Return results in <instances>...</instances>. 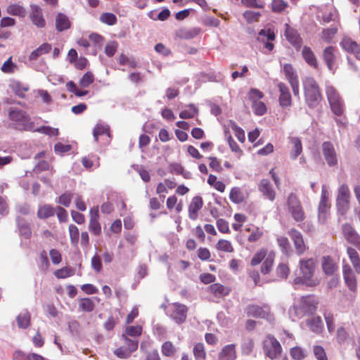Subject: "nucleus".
Masks as SVG:
<instances>
[{
	"mask_svg": "<svg viewBox=\"0 0 360 360\" xmlns=\"http://www.w3.org/2000/svg\"><path fill=\"white\" fill-rule=\"evenodd\" d=\"M298 273L294 278L295 284H302L314 287L319 283V281L314 276L316 269V261L314 258H303L299 261Z\"/></svg>",
	"mask_w": 360,
	"mask_h": 360,
	"instance_id": "f257e3e1",
	"label": "nucleus"
},
{
	"mask_svg": "<svg viewBox=\"0 0 360 360\" xmlns=\"http://www.w3.org/2000/svg\"><path fill=\"white\" fill-rule=\"evenodd\" d=\"M263 351L266 356L271 360L278 359L283 352L279 341L272 335H266L262 341Z\"/></svg>",
	"mask_w": 360,
	"mask_h": 360,
	"instance_id": "f03ea898",
	"label": "nucleus"
},
{
	"mask_svg": "<svg viewBox=\"0 0 360 360\" xmlns=\"http://www.w3.org/2000/svg\"><path fill=\"white\" fill-rule=\"evenodd\" d=\"M8 116L16 129L31 130L33 127L34 124L30 122V117L22 110L11 109L9 110Z\"/></svg>",
	"mask_w": 360,
	"mask_h": 360,
	"instance_id": "7ed1b4c3",
	"label": "nucleus"
},
{
	"mask_svg": "<svg viewBox=\"0 0 360 360\" xmlns=\"http://www.w3.org/2000/svg\"><path fill=\"white\" fill-rule=\"evenodd\" d=\"M288 211L297 222H302L305 219V213L301 202L295 193H290L287 200Z\"/></svg>",
	"mask_w": 360,
	"mask_h": 360,
	"instance_id": "20e7f679",
	"label": "nucleus"
},
{
	"mask_svg": "<svg viewBox=\"0 0 360 360\" xmlns=\"http://www.w3.org/2000/svg\"><path fill=\"white\" fill-rule=\"evenodd\" d=\"M350 191L346 184L341 185L338 191L336 206L341 214H345L349 208Z\"/></svg>",
	"mask_w": 360,
	"mask_h": 360,
	"instance_id": "39448f33",
	"label": "nucleus"
},
{
	"mask_svg": "<svg viewBox=\"0 0 360 360\" xmlns=\"http://www.w3.org/2000/svg\"><path fill=\"white\" fill-rule=\"evenodd\" d=\"M246 313L248 316L255 318L264 319L269 321L273 319L270 307L266 304L263 306L256 304L249 305L246 309Z\"/></svg>",
	"mask_w": 360,
	"mask_h": 360,
	"instance_id": "423d86ee",
	"label": "nucleus"
},
{
	"mask_svg": "<svg viewBox=\"0 0 360 360\" xmlns=\"http://www.w3.org/2000/svg\"><path fill=\"white\" fill-rule=\"evenodd\" d=\"M323 155L329 167H335L338 165V159L337 152L333 144L330 141H325L321 146Z\"/></svg>",
	"mask_w": 360,
	"mask_h": 360,
	"instance_id": "0eeeda50",
	"label": "nucleus"
},
{
	"mask_svg": "<svg viewBox=\"0 0 360 360\" xmlns=\"http://www.w3.org/2000/svg\"><path fill=\"white\" fill-rule=\"evenodd\" d=\"M98 206H94L89 210V230L95 235L99 236L101 233V226L99 223Z\"/></svg>",
	"mask_w": 360,
	"mask_h": 360,
	"instance_id": "6e6552de",
	"label": "nucleus"
},
{
	"mask_svg": "<svg viewBox=\"0 0 360 360\" xmlns=\"http://www.w3.org/2000/svg\"><path fill=\"white\" fill-rule=\"evenodd\" d=\"M323 59L328 69L335 73L337 68V49L332 46L326 47L323 51Z\"/></svg>",
	"mask_w": 360,
	"mask_h": 360,
	"instance_id": "1a4fd4ad",
	"label": "nucleus"
},
{
	"mask_svg": "<svg viewBox=\"0 0 360 360\" xmlns=\"http://www.w3.org/2000/svg\"><path fill=\"white\" fill-rule=\"evenodd\" d=\"M288 235L290 236L294 243L296 253L298 255H302V254H304V252L307 250V247L304 243L302 233L295 229H291L288 231Z\"/></svg>",
	"mask_w": 360,
	"mask_h": 360,
	"instance_id": "9d476101",
	"label": "nucleus"
},
{
	"mask_svg": "<svg viewBox=\"0 0 360 360\" xmlns=\"http://www.w3.org/2000/svg\"><path fill=\"white\" fill-rule=\"evenodd\" d=\"M327 96L331 110L335 115H341L344 111V105L338 91H328Z\"/></svg>",
	"mask_w": 360,
	"mask_h": 360,
	"instance_id": "9b49d317",
	"label": "nucleus"
},
{
	"mask_svg": "<svg viewBox=\"0 0 360 360\" xmlns=\"http://www.w3.org/2000/svg\"><path fill=\"white\" fill-rule=\"evenodd\" d=\"M29 17L34 25L38 28L46 26V20L43 15L42 9L37 5H32Z\"/></svg>",
	"mask_w": 360,
	"mask_h": 360,
	"instance_id": "f8f14e48",
	"label": "nucleus"
},
{
	"mask_svg": "<svg viewBox=\"0 0 360 360\" xmlns=\"http://www.w3.org/2000/svg\"><path fill=\"white\" fill-rule=\"evenodd\" d=\"M276 38V35L273 31L269 30H261L258 33L257 40L264 44V47L269 52L271 51L274 48V44L271 42Z\"/></svg>",
	"mask_w": 360,
	"mask_h": 360,
	"instance_id": "ddd939ff",
	"label": "nucleus"
},
{
	"mask_svg": "<svg viewBox=\"0 0 360 360\" xmlns=\"http://www.w3.org/2000/svg\"><path fill=\"white\" fill-rule=\"evenodd\" d=\"M258 189L269 200L272 202L275 200L276 192L269 179H262L258 185Z\"/></svg>",
	"mask_w": 360,
	"mask_h": 360,
	"instance_id": "4468645a",
	"label": "nucleus"
},
{
	"mask_svg": "<svg viewBox=\"0 0 360 360\" xmlns=\"http://www.w3.org/2000/svg\"><path fill=\"white\" fill-rule=\"evenodd\" d=\"M72 26L70 18L65 13L58 12L55 16V27L56 30L62 32L69 30Z\"/></svg>",
	"mask_w": 360,
	"mask_h": 360,
	"instance_id": "2eb2a0df",
	"label": "nucleus"
},
{
	"mask_svg": "<svg viewBox=\"0 0 360 360\" xmlns=\"http://www.w3.org/2000/svg\"><path fill=\"white\" fill-rule=\"evenodd\" d=\"M174 311L171 314V317L178 324H181L184 323L187 316L188 308L186 305L174 303L173 304Z\"/></svg>",
	"mask_w": 360,
	"mask_h": 360,
	"instance_id": "dca6fc26",
	"label": "nucleus"
},
{
	"mask_svg": "<svg viewBox=\"0 0 360 360\" xmlns=\"http://www.w3.org/2000/svg\"><path fill=\"white\" fill-rule=\"evenodd\" d=\"M203 206L202 197L196 195L191 200L188 205V217L191 220H196L198 217V212Z\"/></svg>",
	"mask_w": 360,
	"mask_h": 360,
	"instance_id": "f3484780",
	"label": "nucleus"
},
{
	"mask_svg": "<svg viewBox=\"0 0 360 360\" xmlns=\"http://www.w3.org/2000/svg\"><path fill=\"white\" fill-rule=\"evenodd\" d=\"M289 150L291 159L295 160L302 153V143L301 139L297 136H290Z\"/></svg>",
	"mask_w": 360,
	"mask_h": 360,
	"instance_id": "a211bd4d",
	"label": "nucleus"
},
{
	"mask_svg": "<svg viewBox=\"0 0 360 360\" xmlns=\"http://www.w3.org/2000/svg\"><path fill=\"white\" fill-rule=\"evenodd\" d=\"M283 72L285 77L290 82L292 90H298L299 82L297 75L291 64H285L283 65Z\"/></svg>",
	"mask_w": 360,
	"mask_h": 360,
	"instance_id": "6ab92c4d",
	"label": "nucleus"
},
{
	"mask_svg": "<svg viewBox=\"0 0 360 360\" xmlns=\"http://www.w3.org/2000/svg\"><path fill=\"white\" fill-rule=\"evenodd\" d=\"M207 290L214 297H222L229 295L231 291V288L219 283H215L210 285L207 288Z\"/></svg>",
	"mask_w": 360,
	"mask_h": 360,
	"instance_id": "aec40b11",
	"label": "nucleus"
},
{
	"mask_svg": "<svg viewBox=\"0 0 360 360\" xmlns=\"http://www.w3.org/2000/svg\"><path fill=\"white\" fill-rule=\"evenodd\" d=\"M342 271L347 285L351 290L355 291L357 287L356 279L350 266L349 264H345L342 268Z\"/></svg>",
	"mask_w": 360,
	"mask_h": 360,
	"instance_id": "412c9836",
	"label": "nucleus"
},
{
	"mask_svg": "<svg viewBox=\"0 0 360 360\" xmlns=\"http://www.w3.org/2000/svg\"><path fill=\"white\" fill-rule=\"evenodd\" d=\"M343 233L346 240L355 245L360 250V236L349 225L343 226Z\"/></svg>",
	"mask_w": 360,
	"mask_h": 360,
	"instance_id": "4be33fe9",
	"label": "nucleus"
},
{
	"mask_svg": "<svg viewBox=\"0 0 360 360\" xmlns=\"http://www.w3.org/2000/svg\"><path fill=\"white\" fill-rule=\"evenodd\" d=\"M236 345L230 344L222 347L219 353L218 360H236Z\"/></svg>",
	"mask_w": 360,
	"mask_h": 360,
	"instance_id": "5701e85b",
	"label": "nucleus"
},
{
	"mask_svg": "<svg viewBox=\"0 0 360 360\" xmlns=\"http://www.w3.org/2000/svg\"><path fill=\"white\" fill-rule=\"evenodd\" d=\"M245 231L249 233L247 240L250 243L258 242L264 236L262 227L253 226L252 227H245Z\"/></svg>",
	"mask_w": 360,
	"mask_h": 360,
	"instance_id": "b1692460",
	"label": "nucleus"
},
{
	"mask_svg": "<svg viewBox=\"0 0 360 360\" xmlns=\"http://www.w3.org/2000/svg\"><path fill=\"white\" fill-rule=\"evenodd\" d=\"M248 194L240 187H233L229 193L230 200L236 204H240L245 200Z\"/></svg>",
	"mask_w": 360,
	"mask_h": 360,
	"instance_id": "393cba45",
	"label": "nucleus"
},
{
	"mask_svg": "<svg viewBox=\"0 0 360 360\" xmlns=\"http://www.w3.org/2000/svg\"><path fill=\"white\" fill-rule=\"evenodd\" d=\"M338 269V264L330 256H324L322 258V269L325 274L333 275Z\"/></svg>",
	"mask_w": 360,
	"mask_h": 360,
	"instance_id": "a878e982",
	"label": "nucleus"
},
{
	"mask_svg": "<svg viewBox=\"0 0 360 360\" xmlns=\"http://www.w3.org/2000/svg\"><path fill=\"white\" fill-rule=\"evenodd\" d=\"M16 221L20 234L25 239H30L32 236L30 224L26 219L20 217H17Z\"/></svg>",
	"mask_w": 360,
	"mask_h": 360,
	"instance_id": "bb28decb",
	"label": "nucleus"
},
{
	"mask_svg": "<svg viewBox=\"0 0 360 360\" xmlns=\"http://www.w3.org/2000/svg\"><path fill=\"white\" fill-rule=\"evenodd\" d=\"M302 55L305 62L309 66L314 69L319 68L317 59L310 47L304 46L302 50Z\"/></svg>",
	"mask_w": 360,
	"mask_h": 360,
	"instance_id": "cd10ccee",
	"label": "nucleus"
},
{
	"mask_svg": "<svg viewBox=\"0 0 360 360\" xmlns=\"http://www.w3.org/2000/svg\"><path fill=\"white\" fill-rule=\"evenodd\" d=\"M285 37L287 40L293 46H300L302 39L297 32L288 24H285Z\"/></svg>",
	"mask_w": 360,
	"mask_h": 360,
	"instance_id": "c85d7f7f",
	"label": "nucleus"
},
{
	"mask_svg": "<svg viewBox=\"0 0 360 360\" xmlns=\"http://www.w3.org/2000/svg\"><path fill=\"white\" fill-rule=\"evenodd\" d=\"M275 258L276 253L274 251H270L261 265V274L266 275L269 274L271 271L274 264Z\"/></svg>",
	"mask_w": 360,
	"mask_h": 360,
	"instance_id": "c756f323",
	"label": "nucleus"
},
{
	"mask_svg": "<svg viewBox=\"0 0 360 360\" xmlns=\"http://www.w3.org/2000/svg\"><path fill=\"white\" fill-rule=\"evenodd\" d=\"M307 325L309 329L317 334L321 333L323 330V324L320 316H315L307 321Z\"/></svg>",
	"mask_w": 360,
	"mask_h": 360,
	"instance_id": "7c9ffc66",
	"label": "nucleus"
},
{
	"mask_svg": "<svg viewBox=\"0 0 360 360\" xmlns=\"http://www.w3.org/2000/svg\"><path fill=\"white\" fill-rule=\"evenodd\" d=\"M51 49L52 46L50 44L44 43L30 54L29 60H35L41 56L49 53Z\"/></svg>",
	"mask_w": 360,
	"mask_h": 360,
	"instance_id": "2f4dec72",
	"label": "nucleus"
},
{
	"mask_svg": "<svg viewBox=\"0 0 360 360\" xmlns=\"http://www.w3.org/2000/svg\"><path fill=\"white\" fill-rule=\"evenodd\" d=\"M338 30V27L334 26L324 28L320 34V37L324 42L330 44L333 42V39L337 34Z\"/></svg>",
	"mask_w": 360,
	"mask_h": 360,
	"instance_id": "473e14b6",
	"label": "nucleus"
},
{
	"mask_svg": "<svg viewBox=\"0 0 360 360\" xmlns=\"http://www.w3.org/2000/svg\"><path fill=\"white\" fill-rule=\"evenodd\" d=\"M149 345L150 343L148 342H143L141 344V351L144 352L146 355L144 360H161L157 349L147 350V347Z\"/></svg>",
	"mask_w": 360,
	"mask_h": 360,
	"instance_id": "72a5a7b5",
	"label": "nucleus"
},
{
	"mask_svg": "<svg viewBox=\"0 0 360 360\" xmlns=\"http://www.w3.org/2000/svg\"><path fill=\"white\" fill-rule=\"evenodd\" d=\"M305 98L310 108L316 107L321 100L320 91H305Z\"/></svg>",
	"mask_w": 360,
	"mask_h": 360,
	"instance_id": "f704fd0d",
	"label": "nucleus"
},
{
	"mask_svg": "<svg viewBox=\"0 0 360 360\" xmlns=\"http://www.w3.org/2000/svg\"><path fill=\"white\" fill-rule=\"evenodd\" d=\"M6 12L11 15L18 16L20 18H25L27 14L25 8L18 4H11L6 8Z\"/></svg>",
	"mask_w": 360,
	"mask_h": 360,
	"instance_id": "c9c22d12",
	"label": "nucleus"
},
{
	"mask_svg": "<svg viewBox=\"0 0 360 360\" xmlns=\"http://www.w3.org/2000/svg\"><path fill=\"white\" fill-rule=\"evenodd\" d=\"M328 195V191L323 186L322 188L321 200L319 205V212H329L330 204Z\"/></svg>",
	"mask_w": 360,
	"mask_h": 360,
	"instance_id": "e433bc0d",
	"label": "nucleus"
},
{
	"mask_svg": "<svg viewBox=\"0 0 360 360\" xmlns=\"http://www.w3.org/2000/svg\"><path fill=\"white\" fill-rule=\"evenodd\" d=\"M18 326L20 328H28L31 324V314L28 311L20 313L16 317Z\"/></svg>",
	"mask_w": 360,
	"mask_h": 360,
	"instance_id": "4c0bfd02",
	"label": "nucleus"
},
{
	"mask_svg": "<svg viewBox=\"0 0 360 360\" xmlns=\"http://www.w3.org/2000/svg\"><path fill=\"white\" fill-rule=\"evenodd\" d=\"M347 253L353 265L355 271L360 274V258L356 250L352 248L347 249Z\"/></svg>",
	"mask_w": 360,
	"mask_h": 360,
	"instance_id": "58836bf2",
	"label": "nucleus"
},
{
	"mask_svg": "<svg viewBox=\"0 0 360 360\" xmlns=\"http://www.w3.org/2000/svg\"><path fill=\"white\" fill-rule=\"evenodd\" d=\"M56 209L51 205L40 206L37 211V217L41 219H45L55 214Z\"/></svg>",
	"mask_w": 360,
	"mask_h": 360,
	"instance_id": "ea45409f",
	"label": "nucleus"
},
{
	"mask_svg": "<svg viewBox=\"0 0 360 360\" xmlns=\"http://www.w3.org/2000/svg\"><path fill=\"white\" fill-rule=\"evenodd\" d=\"M177 352V348L171 341H165L161 346V352L164 356L173 357Z\"/></svg>",
	"mask_w": 360,
	"mask_h": 360,
	"instance_id": "a19ab883",
	"label": "nucleus"
},
{
	"mask_svg": "<svg viewBox=\"0 0 360 360\" xmlns=\"http://www.w3.org/2000/svg\"><path fill=\"white\" fill-rule=\"evenodd\" d=\"M166 205L167 209L169 210H172L174 208L177 213L181 212L184 207L181 200L178 202V198L175 195H171L169 198H167L166 201Z\"/></svg>",
	"mask_w": 360,
	"mask_h": 360,
	"instance_id": "79ce46f5",
	"label": "nucleus"
},
{
	"mask_svg": "<svg viewBox=\"0 0 360 360\" xmlns=\"http://www.w3.org/2000/svg\"><path fill=\"white\" fill-rule=\"evenodd\" d=\"M288 3L285 0H272L271 10L275 13H283L288 8Z\"/></svg>",
	"mask_w": 360,
	"mask_h": 360,
	"instance_id": "37998d69",
	"label": "nucleus"
},
{
	"mask_svg": "<svg viewBox=\"0 0 360 360\" xmlns=\"http://www.w3.org/2000/svg\"><path fill=\"white\" fill-rule=\"evenodd\" d=\"M215 248L220 252L233 253L234 248L231 241L226 239H219L215 245Z\"/></svg>",
	"mask_w": 360,
	"mask_h": 360,
	"instance_id": "c03bdc74",
	"label": "nucleus"
},
{
	"mask_svg": "<svg viewBox=\"0 0 360 360\" xmlns=\"http://www.w3.org/2000/svg\"><path fill=\"white\" fill-rule=\"evenodd\" d=\"M269 252L266 248H262L257 251L250 261V264L252 266H257L259 264L262 262H263L266 256L268 255Z\"/></svg>",
	"mask_w": 360,
	"mask_h": 360,
	"instance_id": "a18cd8bd",
	"label": "nucleus"
},
{
	"mask_svg": "<svg viewBox=\"0 0 360 360\" xmlns=\"http://www.w3.org/2000/svg\"><path fill=\"white\" fill-rule=\"evenodd\" d=\"M169 171L172 174L182 175L185 179L190 178V173L185 172L184 167L180 163H171L169 165Z\"/></svg>",
	"mask_w": 360,
	"mask_h": 360,
	"instance_id": "49530a36",
	"label": "nucleus"
},
{
	"mask_svg": "<svg viewBox=\"0 0 360 360\" xmlns=\"http://www.w3.org/2000/svg\"><path fill=\"white\" fill-rule=\"evenodd\" d=\"M193 356L195 360H205L207 353L205 345L202 342L196 343L193 349Z\"/></svg>",
	"mask_w": 360,
	"mask_h": 360,
	"instance_id": "de8ad7c7",
	"label": "nucleus"
},
{
	"mask_svg": "<svg viewBox=\"0 0 360 360\" xmlns=\"http://www.w3.org/2000/svg\"><path fill=\"white\" fill-rule=\"evenodd\" d=\"M95 304L93 300L89 297L81 298L79 300V309L85 311L91 312L94 309Z\"/></svg>",
	"mask_w": 360,
	"mask_h": 360,
	"instance_id": "09e8293b",
	"label": "nucleus"
},
{
	"mask_svg": "<svg viewBox=\"0 0 360 360\" xmlns=\"http://www.w3.org/2000/svg\"><path fill=\"white\" fill-rule=\"evenodd\" d=\"M207 183L214 189L221 193H223L225 191V184L223 181L218 180L215 175L210 174L207 179Z\"/></svg>",
	"mask_w": 360,
	"mask_h": 360,
	"instance_id": "8fccbe9b",
	"label": "nucleus"
},
{
	"mask_svg": "<svg viewBox=\"0 0 360 360\" xmlns=\"http://www.w3.org/2000/svg\"><path fill=\"white\" fill-rule=\"evenodd\" d=\"M290 269L288 263L281 262L276 269L277 276L281 279H286L289 276Z\"/></svg>",
	"mask_w": 360,
	"mask_h": 360,
	"instance_id": "3c124183",
	"label": "nucleus"
},
{
	"mask_svg": "<svg viewBox=\"0 0 360 360\" xmlns=\"http://www.w3.org/2000/svg\"><path fill=\"white\" fill-rule=\"evenodd\" d=\"M68 231L71 244L74 246H77L79 239L78 228L74 224H70L68 227Z\"/></svg>",
	"mask_w": 360,
	"mask_h": 360,
	"instance_id": "603ef678",
	"label": "nucleus"
},
{
	"mask_svg": "<svg viewBox=\"0 0 360 360\" xmlns=\"http://www.w3.org/2000/svg\"><path fill=\"white\" fill-rule=\"evenodd\" d=\"M229 127L234 131L235 136L239 141L243 143L245 140V131L243 129L238 126L233 121H230Z\"/></svg>",
	"mask_w": 360,
	"mask_h": 360,
	"instance_id": "864d4df0",
	"label": "nucleus"
},
{
	"mask_svg": "<svg viewBox=\"0 0 360 360\" xmlns=\"http://www.w3.org/2000/svg\"><path fill=\"white\" fill-rule=\"evenodd\" d=\"M122 339L124 342V346L129 349L131 354L133 352L137 349L139 345L138 340H134L128 338V337L126 336V334L122 335Z\"/></svg>",
	"mask_w": 360,
	"mask_h": 360,
	"instance_id": "5fc2aeb1",
	"label": "nucleus"
},
{
	"mask_svg": "<svg viewBox=\"0 0 360 360\" xmlns=\"http://www.w3.org/2000/svg\"><path fill=\"white\" fill-rule=\"evenodd\" d=\"M277 243L281 248L284 254H288L290 251V245L288 238L284 236H280L277 238Z\"/></svg>",
	"mask_w": 360,
	"mask_h": 360,
	"instance_id": "6e6d98bb",
	"label": "nucleus"
},
{
	"mask_svg": "<svg viewBox=\"0 0 360 360\" xmlns=\"http://www.w3.org/2000/svg\"><path fill=\"white\" fill-rule=\"evenodd\" d=\"M290 354L295 360H302L306 357L305 351L300 347H294L290 349Z\"/></svg>",
	"mask_w": 360,
	"mask_h": 360,
	"instance_id": "4d7b16f0",
	"label": "nucleus"
},
{
	"mask_svg": "<svg viewBox=\"0 0 360 360\" xmlns=\"http://www.w3.org/2000/svg\"><path fill=\"white\" fill-rule=\"evenodd\" d=\"M100 20L108 25H114L117 22V17L112 13H103L100 15Z\"/></svg>",
	"mask_w": 360,
	"mask_h": 360,
	"instance_id": "13d9d810",
	"label": "nucleus"
},
{
	"mask_svg": "<svg viewBox=\"0 0 360 360\" xmlns=\"http://www.w3.org/2000/svg\"><path fill=\"white\" fill-rule=\"evenodd\" d=\"M17 69V65L12 62V57L5 61L1 68L3 72L8 74L14 72Z\"/></svg>",
	"mask_w": 360,
	"mask_h": 360,
	"instance_id": "bf43d9fd",
	"label": "nucleus"
},
{
	"mask_svg": "<svg viewBox=\"0 0 360 360\" xmlns=\"http://www.w3.org/2000/svg\"><path fill=\"white\" fill-rule=\"evenodd\" d=\"M261 13L259 12H255L252 11H246L243 13V17L248 23L258 22Z\"/></svg>",
	"mask_w": 360,
	"mask_h": 360,
	"instance_id": "052dcab7",
	"label": "nucleus"
},
{
	"mask_svg": "<svg viewBox=\"0 0 360 360\" xmlns=\"http://www.w3.org/2000/svg\"><path fill=\"white\" fill-rule=\"evenodd\" d=\"M142 327L141 326H127L125 329L126 336L139 337L141 335Z\"/></svg>",
	"mask_w": 360,
	"mask_h": 360,
	"instance_id": "680f3d73",
	"label": "nucleus"
},
{
	"mask_svg": "<svg viewBox=\"0 0 360 360\" xmlns=\"http://www.w3.org/2000/svg\"><path fill=\"white\" fill-rule=\"evenodd\" d=\"M94 81V75L90 72H86L79 80V85L82 88L88 87Z\"/></svg>",
	"mask_w": 360,
	"mask_h": 360,
	"instance_id": "e2e57ef3",
	"label": "nucleus"
},
{
	"mask_svg": "<svg viewBox=\"0 0 360 360\" xmlns=\"http://www.w3.org/2000/svg\"><path fill=\"white\" fill-rule=\"evenodd\" d=\"M118 62L121 65H129L131 68L136 67V62L133 58H129L124 54H121L118 58Z\"/></svg>",
	"mask_w": 360,
	"mask_h": 360,
	"instance_id": "0e129e2a",
	"label": "nucleus"
},
{
	"mask_svg": "<svg viewBox=\"0 0 360 360\" xmlns=\"http://www.w3.org/2000/svg\"><path fill=\"white\" fill-rule=\"evenodd\" d=\"M74 274V271L68 267H63L55 271L54 275L58 278H65L72 276Z\"/></svg>",
	"mask_w": 360,
	"mask_h": 360,
	"instance_id": "69168bd1",
	"label": "nucleus"
},
{
	"mask_svg": "<svg viewBox=\"0 0 360 360\" xmlns=\"http://www.w3.org/2000/svg\"><path fill=\"white\" fill-rule=\"evenodd\" d=\"M72 199V194L70 192L63 193L58 200V203L68 207L70 205Z\"/></svg>",
	"mask_w": 360,
	"mask_h": 360,
	"instance_id": "338daca9",
	"label": "nucleus"
},
{
	"mask_svg": "<svg viewBox=\"0 0 360 360\" xmlns=\"http://www.w3.org/2000/svg\"><path fill=\"white\" fill-rule=\"evenodd\" d=\"M313 352L317 360H328L326 352L321 346H314L313 348Z\"/></svg>",
	"mask_w": 360,
	"mask_h": 360,
	"instance_id": "774afa93",
	"label": "nucleus"
}]
</instances>
